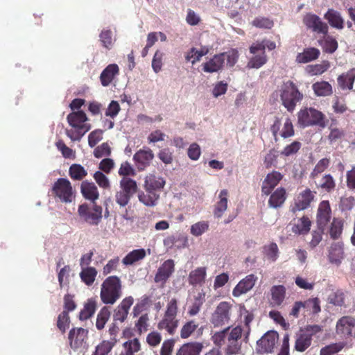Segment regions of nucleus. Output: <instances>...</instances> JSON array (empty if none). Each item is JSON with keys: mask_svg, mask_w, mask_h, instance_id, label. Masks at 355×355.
Segmentation results:
<instances>
[{"mask_svg": "<svg viewBox=\"0 0 355 355\" xmlns=\"http://www.w3.org/2000/svg\"><path fill=\"white\" fill-rule=\"evenodd\" d=\"M279 97L282 105L288 112L292 113L295 110L297 104L302 101L304 95L295 83L292 80H287L281 85Z\"/></svg>", "mask_w": 355, "mask_h": 355, "instance_id": "nucleus-1", "label": "nucleus"}, {"mask_svg": "<svg viewBox=\"0 0 355 355\" xmlns=\"http://www.w3.org/2000/svg\"><path fill=\"white\" fill-rule=\"evenodd\" d=\"M122 295V284L120 278L113 275L107 277L101 284L100 297L105 304H114Z\"/></svg>", "mask_w": 355, "mask_h": 355, "instance_id": "nucleus-2", "label": "nucleus"}, {"mask_svg": "<svg viewBox=\"0 0 355 355\" xmlns=\"http://www.w3.org/2000/svg\"><path fill=\"white\" fill-rule=\"evenodd\" d=\"M67 119L69 124L74 128L67 130L66 132L72 141H79L91 128V125L86 123L88 119L83 110L71 112L67 115Z\"/></svg>", "mask_w": 355, "mask_h": 355, "instance_id": "nucleus-3", "label": "nucleus"}, {"mask_svg": "<svg viewBox=\"0 0 355 355\" xmlns=\"http://www.w3.org/2000/svg\"><path fill=\"white\" fill-rule=\"evenodd\" d=\"M51 192L55 198L64 203H71L76 196L71 183L67 178H58L54 182Z\"/></svg>", "mask_w": 355, "mask_h": 355, "instance_id": "nucleus-4", "label": "nucleus"}, {"mask_svg": "<svg viewBox=\"0 0 355 355\" xmlns=\"http://www.w3.org/2000/svg\"><path fill=\"white\" fill-rule=\"evenodd\" d=\"M233 304L230 302H220L211 314L210 322L214 327H222L230 323Z\"/></svg>", "mask_w": 355, "mask_h": 355, "instance_id": "nucleus-5", "label": "nucleus"}, {"mask_svg": "<svg viewBox=\"0 0 355 355\" xmlns=\"http://www.w3.org/2000/svg\"><path fill=\"white\" fill-rule=\"evenodd\" d=\"M103 209L96 203L89 205L87 203L80 205L78 214L80 218L90 225H97L101 221Z\"/></svg>", "mask_w": 355, "mask_h": 355, "instance_id": "nucleus-6", "label": "nucleus"}, {"mask_svg": "<svg viewBox=\"0 0 355 355\" xmlns=\"http://www.w3.org/2000/svg\"><path fill=\"white\" fill-rule=\"evenodd\" d=\"M270 130L275 141H278L279 137L285 139L295 135L294 126L289 117H286L282 123V119L275 116Z\"/></svg>", "mask_w": 355, "mask_h": 355, "instance_id": "nucleus-7", "label": "nucleus"}, {"mask_svg": "<svg viewBox=\"0 0 355 355\" xmlns=\"http://www.w3.org/2000/svg\"><path fill=\"white\" fill-rule=\"evenodd\" d=\"M297 121L298 123L303 127L325 125L324 115L320 111L312 107L301 110L297 114Z\"/></svg>", "mask_w": 355, "mask_h": 355, "instance_id": "nucleus-8", "label": "nucleus"}, {"mask_svg": "<svg viewBox=\"0 0 355 355\" xmlns=\"http://www.w3.org/2000/svg\"><path fill=\"white\" fill-rule=\"evenodd\" d=\"M316 191L309 188L300 191L294 198L293 203L290 206V211L295 214L297 211L308 209L314 201Z\"/></svg>", "mask_w": 355, "mask_h": 355, "instance_id": "nucleus-9", "label": "nucleus"}, {"mask_svg": "<svg viewBox=\"0 0 355 355\" xmlns=\"http://www.w3.org/2000/svg\"><path fill=\"white\" fill-rule=\"evenodd\" d=\"M243 329L241 326H236L231 329L226 340L225 353L226 355L238 354L241 348V343L239 340L242 337Z\"/></svg>", "mask_w": 355, "mask_h": 355, "instance_id": "nucleus-10", "label": "nucleus"}, {"mask_svg": "<svg viewBox=\"0 0 355 355\" xmlns=\"http://www.w3.org/2000/svg\"><path fill=\"white\" fill-rule=\"evenodd\" d=\"M336 334L342 338L355 336V319L350 316H344L336 324Z\"/></svg>", "mask_w": 355, "mask_h": 355, "instance_id": "nucleus-11", "label": "nucleus"}, {"mask_svg": "<svg viewBox=\"0 0 355 355\" xmlns=\"http://www.w3.org/2000/svg\"><path fill=\"white\" fill-rule=\"evenodd\" d=\"M175 271V263L173 259H167L158 268L154 277V282L164 287L166 282Z\"/></svg>", "mask_w": 355, "mask_h": 355, "instance_id": "nucleus-12", "label": "nucleus"}, {"mask_svg": "<svg viewBox=\"0 0 355 355\" xmlns=\"http://www.w3.org/2000/svg\"><path fill=\"white\" fill-rule=\"evenodd\" d=\"M331 217V209L328 200L320 202L316 214L318 229L326 230Z\"/></svg>", "mask_w": 355, "mask_h": 355, "instance_id": "nucleus-13", "label": "nucleus"}, {"mask_svg": "<svg viewBox=\"0 0 355 355\" xmlns=\"http://www.w3.org/2000/svg\"><path fill=\"white\" fill-rule=\"evenodd\" d=\"M277 339L278 334L277 332L268 331L257 341V352L260 354L272 352Z\"/></svg>", "mask_w": 355, "mask_h": 355, "instance_id": "nucleus-14", "label": "nucleus"}, {"mask_svg": "<svg viewBox=\"0 0 355 355\" xmlns=\"http://www.w3.org/2000/svg\"><path fill=\"white\" fill-rule=\"evenodd\" d=\"M305 26L317 33L327 35L328 33V26L323 22L316 15L307 13L303 18Z\"/></svg>", "mask_w": 355, "mask_h": 355, "instance_id": "nucleus-15", "label": "nucleus"}, {"mask_svg": "<svg viewBox=\"0 0 355 355\" xmlns=\"http://www.w3.org/2000/svg\"><path fill=\"white\" fill-rule=\"evenodd\" d=\"M133 303L134 298L132 296H128L123 299L114 310V322H123L127 319L130 309Z\"/></svg>", "mask_w": 355, "mask_h": 355, "instance_id": "nucleus-16", "label": "nucleus"}, {"mask_svg": "<svg viewBox=\"0 0 355 355\" xmlns=\"http://www.w3.org/2000/svg\"><path fill=\"white\" fill-rule=\"evenodd\" d=\"M88 331L82 327L72 328L68 334L70 347L77 349L82 347L87 338Z\"/></svg>", "mask_w": 355, "mask_h": 355, "instance_id": "nucleus-17", "label": "nucleus"}, {"mask_svg": "<svg viewBox=\"0 0 355 355\" xmlns=\"http://www.w3.org/2000/svg\"><path fill=\"white\" fill-rule=\"evenodd\" d=\"M283 175L277 171H272L266 176L261 185V192L263 195L268 196L275 187L282 180Z\"/></svg>", "mask_w": 355, "mask_h": 355, "instance_id": "nucleus-18", "label": "nucleus"}, {"mask_svg": "<svg viewBox=\"0 0 355 355\" xmlns=\"http://www.w3.org/2000/svg\"><path fill=\"white\" fill-rule=\"evenodd\" d=\"M257 279V277L254 274L247 275L234 288L232 295L234 297H239L248 293L254 287Z\"/></svg>", "mask_w": 355, "mask_h": 355, "instance_id": "nucleus-19", "label": "nucleus"}, {"mask_svg": "<svg viewBox=\"0 0 355 355\" xmlns=\"http://www.w3.org/2000/svg\"><path fill=\"white\" fill-rule=\"evenodd\" d=\"M154 158L153 150L149 148H144L138 150L133 156V159L139 170H144L150 165Z\"/></svg>", "mask_w": 355, "mask_h": 355, "instance_id": "nucleus-20", "label": "nucleus"}, {"mask_svg": "<svg viewBox=\"0 0 355 355\" xmlns=\"http://www.w3.org/2000/svg\"><path fill=\"white\" fill-rule=\"evenodd\" d=\"M225 53L214 55L207 62L202 64V69L206 73H215L220 71L225 63Z\"/></svg>", "mask_w": 355, "mask_h": 355, "instance_id": "nucleus-21", "label": "nucleus"}, {"mask_svg": "<svg viewBox=\"0 0 355 355\" xmlns=\"http://www.w3.org/2000/svg\"><path fill=\"white\" fill-rule=\"evenodd\" d=\"M80 192L86 200L91 201L93 204L99 198V193L97 187L94 182L87 180L83 181L80 185Z\"/></svg>", "mask_w": 355, "mask_h": 355, "instance_id": "nucleus-22", "label": "nucleus"}, {"mask_svg": "<svg viewBox=\"0 0 355 355\" xmlns=\"http://www.w3.org/2000/svg\"><path fill=\"white\" fill-rule=\"evenodd\" d=\"M119 73V68L116 64H108L100 75V81L103 87L109 86Z\"/></svg>", "mask_w": 355, "mask_h": 355, "instance_id": "nucleus-23", "label": "nucleus"}, {"mask_svg": "<svg viewBox=\"0 0 355 355\" xmlns=\"http://www.w3.org/2000/svg\"><path fill=\"white\" fill-rule=\"evenodd\" d=\"M287 198V193L284 187H279L271 192L268 205L270 207L277 209L280 208L284 204Z\"/></svg>", "mask_w": 355, "mask_h": 355, "instance_id": "nucleus-24", "label": "nucleus"}, {"mask_svg": "<svg viewBox=\"0 0 355 355\" xmlns=\"http://www.w3.org/2000/svg\"><path fill=\"white\" fill-rule=\"evenodd\" d=\"M179 325V320L176 317L164 315L157 323L159 330H165L170 335H174Z\"/></svg>", "mask_w": 355, "mask_h": 355, "instance_id": "nucleus-25", "label": "nucleus"}, {"mask_svg": "<svg viewBox=\"0 0 355 355\" xmlns=\"http://www.w3.org/2000/svg\"><path fill=\"white\" fill-rule=\"evenodd\" d=\"M320 300L318 297H310L302 301L303 314L309 315H316L321 311Z\"/></svg>", "mask_w": 355, "mask_h": 355, "instance_id": "nucleus-26", "label": "nucleus"}, {"mask_svg": "<svg viewBox=\"0 0 355 355\" xmlns=\"http://www.w3.org/2000/svg\"><path fill=\"white\" fill-rule=\"evenodd\" d=\"M316 189L322 192L330 193L335 190L336 182L334 178L331 174H326L323 175L318 182L313 180Z\"/></svg>", "mask_w": 355, "mask_h": 355, "instance_id": "nucleus-27", "label": "nucleus"}, {"mask_svg": "<svg viewBox=\"0 0 355 355\" xmlns=\"http://www.w3.org/2000/svg\"><path fill=\"white\" fill-rule=\"evenodd\" d=\"M337 81L338 86L343 90H352L355 81V68H352L346 73L338 76Z\"/></svg>", "mask_w": 355, "mask_h": 355, "instance_id": "nucleus-28", "label": "nucleus"}, {"mask_svg": "<svg viewBox=\"0 0 355 355\" xmlns=\"http://www.w3.org/2000/svg\"><path fill=\"white\" fill-rule=\"evenodd\" d=\"M207 276V268L198 267L191 270L188 277L189 284L193 286H201L205 283Z\"/></svg>", "mask_w": 355, "mask_h": 355, "instance_id": "nucleus-29", "label": "nucleus"}, {"mask_svg": "<svg viewBox=\"0 0 355 355\" xmlns=\"http://www.w3.org/2000/svg\"><path fill=\"white\" fill-rule=\"evenodd\" d=\"M320 55V50L315 47L304 49L303 52L297 54L296 61L299 63H308L317 60Z\"/></svg>", "mask_w": 355, "mask_h": 355, "instance_id": "nucleus-30", "label": "nucleus"}, {"mask_svg": "<svg viewBox=\"0 0 355 355\" xmlns=\"http://www.w3.org/2000/svg\"><path fill=\"white\" fill-rule=\"evenodd\" d=\"M270 295L272 304L279 306L286 298V288L284 285L272 286L270 288Z\"/></svg>", "mask_w": 355, "mask_h": 355, "instance_id": "nucleus-31", "label": "nucleus"}, {"mask_svg": "<svg viewBox=\"0 0 355 355\" xmlns=\"http://www.w3.org/2000/svg\"><path fill=\"white\" fill-rule=\"evenodd\" d=\"M164 185L165 181L161 177L150 175L146 178L144 184L146 191H151L157 193L158 191H160Z\"/></svg>", "mask_w": 355, "mask_h": 355, "instance_id": "nucleus-32", "label": "nucleus"}, {"mask_svg": "<svg viewBox=\"0 0 355 355\" xmlns=\"http://www.w3.org/2000/svg\"><path fill=\"white\" fill-rule=\"evenodd\" d=\"M324 18L328 21L331 26L339 30L344 28V19L338 11L329 9L324 15Z\"/></svg>", "mask_w": 355, "mask_h": 355, "instance_id": "nucleus-33", "label": "nucleus"}, {"mask_svg": "<svg viewBox=\"0 0 355 355\" xmlns=\"http://www.w3.org/2000/svg\"><path fill=\"white\" fill-rule=\"evenodd\" d=\"M311 221L307 216H303L293 224L292 232L296 234H306L310 231Z\"/></svg>", "mask_w": 355, "mask_h": 355, "instance_id": "nucleus-34", "label": "nucleus"}, {"mask_svg": "<svg viewBox=\"0 0 355 355\" xmlns=\"http://www.w3.org/2000/svg\"><path fill=\"white\" fill-rule=\"evenodd\" d=\"M227 197L228 191L227 189H223L220 191L218 198L219 200L216 202L214 209V216L217 218H220L223 213L227 208Z\"/></svg>", "mask_w": 355, "mask_h": 355, "instance_id": "nucleus-35", "label": "nucleus"}, {"mask_svg": "<svg viewBox=\"0 0 355 355\" xmlns=\"http://www.w3.org/2000/svg\"><path fill=\"white\" fill-rule=\"evenodd\" d=\"M119 187L121 191L132 197L138 191L137 182L128 177H123L119 182Z\"/></svg>", "mask_w": 355, "mask_h": 355, "instance_id": "nucleus-36", "label": "nucleus"}, {"mask_svg": "<svg viewBox=\"0 0 355 355\" xmlns=\"http://www.w3.org/2000/svg\"><path fill=\"white\" fill-rule=\"evenodd\" d=\"M202 349V343L194 342L184 344L176 355H199Z\"/></svg>", "mask_w": 355, "mask_h": 355, "instance_id": "nucleus-37", "label": "nucleus"}, {"mask_svg": "<svg viewBox=\"0 0 355 355\" xmlns=\"http://www.w3.org/2000/svg\"><path fill=\"white\" fill-rule=\"evenodd\" d=\"M146 255V250L143 248L134 250L127 254V255L122 259V263L125 266H130L144 259Z\"/></svg>", "mask_w": 355, "mask_h": 355, "instance_id": "nucleus-38", "label": "nucleus"}, {"mask_svg": "<svg viewBox=\"0 0 355 355\" xmlns=\"http://www.w3.org/2000/svg\"><path fill=\"white\" fill-rule=\"evenodd\" d=\"M117 339L103 340L96 347L92 355H107L115 346Z\"/></svg>", "mask_w": 355, "mask_h": 355, "instance_id": "nucleus-39", "label": "nucleus"}, {"mask_svg": "<svg viewBox=\"0 0 355 355\" xmlns=\"http://www.w3.org/2000/svg\"><path fill=\"white\" fill-rule=\"evenodd\" d=\"M253 55L247 63L246 67L248 69H259L268 61L266 52L258 51V53Z\"/></svg>", "mask_w": 355, "mask_h": 355, "instance_id": "nucleus-40", "label": "nucleus"}, {"mask_svg": "<svg viewBox=\"0 0 355 355\" xmlns=\"http://www.w3.org/2000/svg\"><path fill=\"white\" fill-rule=\"evenodd\" d=\"M312 89L318 96H330L333 93L332 86L327 81L316 82L313 84Z\"/></svg>", "mask_w": 355, "mask_h": 355, "instance_id": "nucleus-41", "label": "nucleus"}, {"mask_svg": "<svg viewBox=\"0 0 355 355\" xmlns=\"http://www.w3.org/2000/svg\"><path fill=\"white\" fill-rule=\"evenodd\" d=\"M205 301V293L203 292H199L193 297V300L189 306L187 313L189 316H194L197 315Z\"/></svg>", "mask_w": 355, "mask_h": 355, "instance_id": "nucleus-42", "label": "nucleus"}, {"mask_svg": "<svg viewBox=\"0 0 355 355\" xmlns=\"http://www.w3.org/2000/svg\"><path fill=\"white\" fill-rule=\"evenodd\" d=\"M96 309V300L91 298L88 299L84 304L83 309L79 313V319L80 320H86L90 318L95 313Z\"/></svg>", "mask_w": 355, "mask_h": 355, "instance_id": "nucleus-43", "label": "nucleus"}, {"mask_svg": "<svg viewBox=\"0 0 355 355\" xmlns=\"http://www.w3.org/2000/svg\"><path fill=\"white\" fill-rule=\"evenodd\" d=\"M268 50H274L276 48V44L275 42L263 40L261 42H257L253 43L249 48L250 53L251 54H255L258 51L266 52V49Z\"/></svg>", "mask_w": 355, "mask_h": 355, "instance_id": "nucleus-44", "label": "nucleus"}, {"mask_svg": "<svg viewBox=\"0 0 355 355\" xmlns=\"http://www.w3.org/2000/svg\"><path fill=\"white\" fill-rule=\"evenodd\" d=\"M146 191V193H145L144 192H141L139 193V200L144 205L148 207H153L156 205L157 201L159 198V194L156 192H153L151 191Z\"/></svg>", "mask_w": 355, "mask_h": 355, "instance_id": "nucleus-45", "label": "nucleus"}, {"mask_svg": "<svg viewBox=\"0 0 355 355\" xmlns=\"http://www.w3.org/2000/svg\"><path fill=\"white\" fill-rule=\"evenodd\" d=\"M69 175L73 180L80 181L87 175V171L82 165L73 164L69 167Z\"/></svg>", "mask_w": 355, "mask_h": 355, "instance_id": "nucleus-46", "label": "nucleus"}, {"mask_svg": "<svg viewBox=\"0 0 355 355\" xmlns=\"http://www.w3.org/2000/svg\"><path fill=\"white\" fill-rule=\"evenodd\" d=\"M97 273L95 268L85 267L82 268L80 277L86 285L91 286L94 282Z\"/></svg>", "mask_w": 355, "mask_h": 355, "instance_id": "nucleus-47", "label": "nucleus"}, {"mask_svg": "<svg viewBox=\"0 0 355 355\" xmlns=\"http://www.w3.org/2000/svg\"><path fill=\"white\" fill-rule=\"evenodd\" d=\"M312 342V338L309 335H305L303 332L297 335L295 349L300 352H304L308 349Z\"/></svg>", "mask_w": 355, "mask_h": 355, "instance_id": "nucleus-48", "label": "nucleus"}, {"mask_svg": "<svg viewBox=\"0 0 355 355\" xmlns=\"http://www.w3.org/2000/svg\"><path fill=\"white\" fill-rule=\"evenodd\" d=\"M110 310L107 306H103L98 312L96 318V327L98 330L104 329L105 324L110 318Z\"/></svg>", "mask_w": 355, "mask_h": 355, "instance_id": "nucleus-49", "label": "nucleus"}, {"mask_svg": "<svg viewBox=\"0 0 355 355\" xmlns=\"http://www.w3.org/2000/svg\"><path fill=\"white\" fill-rule=\"evenodd\" d=\"M198 326V322L194 320L186 322L180 329V337L183 339L188 338L195 332Z\"/></svg>", "mask_w": 355, "mask_h": 355, "instance_id": "nucleus-50", "label": "nucleus"}, {"mask_svg": "<svg viewBox=\"0 0 355 355\" xmlns=\"http://www.w3.org/2000/svg\"><path fill=\"white\" fill-rule=\"evenodd\" d=\"M230 330V327H227L221 331L215 332L211 336V340L214 344L219 347L224 345L226 343Z\"/></svg>", "mask_w": 355, "mask_h": 355, "instance_id": "nucleus-51", "label": "nucleus"}, {"mask_svg": "<svg viewBox=\"0 0 355 355\" xmlns=\"http://www.w3.org/2000/svg\"><path fill=\"white\" fill-rule=\"evenodd\" d=\"M329 164L330 159L329 158H322L319 160L310 173V178L312 180H316L319 175L329 167Z\"/></svg>", "mask_w": 355, "mask_h": 355, "instance_id": "nucleus-52", "label": "nucleus"}, {"mask_svg": "<svg viewBox=\"0 0 355 355\" xmlns=\"http://www.w3.org/2000/svg\"><path fill=\"white\" fill-rule=\"evenodd\" d=\"M302 148V143L299 141H293L284 146L281 150L280 155L284 157H290L296 155Z\"/></svg>", "mask_w": 355, "mask_h": 355, "instance_id": "nucleus-53", "label": "nucleus"}, {"mask_svg": "<svg viewBox=\"0 0 355 355\" xmlns=\"http://www.w3.org/2000/svg\"><path fill=\"white\" fill-rule=\"evenodd\" d=\"M149 316L148 313L141 315L135 322V328L138 334L141 335L148 330Z\"/></svg>", "mask_w": 355, "mask_h": 355, "instance_id": "nucleus-54", "label": "nucleus"}, {"mask_svg": "<svg viewBox=\"0 0 355 355\" xmlns=\"http://www.w3.org/2000/svg\"><path fill=\"white\" fill-rule=\"evenodd\" d=\"M263 254L266 258L271 261H275L279 257V249L276 243H271L269 245H264Z\"/></svg>", "mask_w": 355, "mask_h": 355, "instance_id": "nucleus-55", "label": "nucleus"}, {"mask_svg": "<svg viewBox=\"0 0 355 355\" xmlns=\"http://www.w3.org/2000/svg\"><path fill=\"white\" fill-rule=\"evenodd\" d=\"M343 223L339 218H334L329 228V235L331 239H337L342 234Z\"/></svg>", "mask_w": 355, "mask_h": 355, "instance_id": "nucleus-56", "label": "nucleus"}, {"mask_svg": "<svg viewBox=\"0 0 355 355\" xmlns=\"http://www.w3.org/2000/svg\"><path fill=\"white\" fill-rule=\"evenodd\" d=\"M323 51L327 53H333L338 49V42L336 39L331 36L324 37V40L320 42Z\"/></svg>", "mask_w": 355, "mask_h": 355, "instance_id": "nucleus-57", "label": "nucleus"}, {"mask_svg": "<svg viewBox=\"0 0 355 355\" xmlns=\"http://www.w3.org/2000/svg\"><path fill=\"white\" fill-rule=\"evenodd\" d=\"M343 250L340 246L331 247L329 254L330 262L336 265L340 264L343 259Z\"/></svg>", "mask_w": 355, "mask_h": 355, "instance_id": "nucleus-58", "label": "nucleus"}, {"mask_svg": "<svg viewBox=\"0 0 355 355\" xmlns=\"http://www.w3.org/2000/svg\"><path fill=\"white\" fill-rule=\"evenodd\" d=\"M125 349V355H134L141 349L140 342L138 338L128 340L123 343Z\"/></svg>", "mask_w": 355, "mask_h": 355, "instance_id": "nucleus-59", "label": "nucleus"}, {"mask_svg": "<svg viewBox=\"0 0 355 355\" xmlns=\"http://www.w3.org/2000/svg\"><path fill=\"white\" fill-rule=\"evenodd\" d=\"M345 346L343 343H333L321 348L320 355H334L341 351Z\"/></svg>", "mask_w": 355, "mask_h": 355, "instance_id": "nucleus-60", "label": "nucleus"}, {"mask_svg": "<svg viewBox=\"0 0 355 355\" xmlns=\"http://www.w3.org/2000/svg\"><path fill=\"white\" fill-rule=\"evenodd\" d=\"M209 226L207 221H200L191 226L190 232L195 236H199L209 230Z\"/></svg>", "mask_w": 355, "mask_h": 355, "instance_id": "nucleus-61", "label": "nucleus"}, {"mask_svg": "<svg viewBox=\"0 0 355 355\" xmlns=\"http://www.w3.org/2000/svg\"><path fill=\"white\" fill-rule=\"evenodd\" d=\"M329 67V62L328 61H324L322 64L308 66V71L312 76L320 75L325 72Z\"/></svg>", "mask_w": 355, "mask_h": 355, "instance_id": "nucleus-62", "label": "nucleus"}, {"mask_svg": "<svg viewBox=\"0 0 355 355\" xmlns=\"http://www.w3.org/2000/svg\"><path fill=\"white\" fill-rule=\"evenodd\" d=\"M252 24L259 28L270 29L273 27L274 22L270 18L258 17L252 21Z\"/></svg>", "mask_w": 355, "mask_h": 355, "instance_id": "nucleus-63", "label": "nucleus"}, {"mask_svg": "<svg viewBox=\"0 0 355 355\" xmlns=\"http://www.w3.org/2000/svg\"><path fill=\"white\" fill-rule=\"evenodd\" d=\"M70 322L69 313L67 311H62L59 314L57 320V327L62 334H64L68 329Z\"/></svg>", "mask_w": 355, "mask_h": 355, "instance_id": "nucleus-64", "label": "nucleus"}]
</instances>
